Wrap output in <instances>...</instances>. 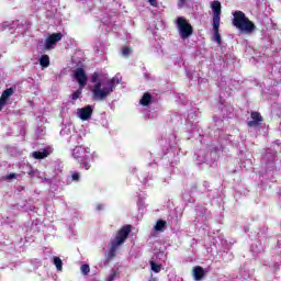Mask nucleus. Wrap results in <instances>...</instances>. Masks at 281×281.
Wrapping results in <instances>:
<instances>
[{"label":"nucleus","mask_w":281,"mask_h":281,"mask_svg":"<svg viewBox=\"0 0 281 281\" xmlns=\"http://www.w3.org/2000/svg\"><path fill=\"white\" fill-rule=\"evenodd\" d=\"M99 80H100V72L98 71L93 72L91 76V82L94 83L93 88L91 89L92 98L97 102H104V100H106V98H109V95H111V93L115 91V87L119 83V81L117 79H115V77H113L111 79H108L103 83V88H102V81H99Z\"/></svg>","instance_id":"obj_1"},{"label":"nucleus","mask_w":281,"mask_h":281,"mask_svg":"<svg viewBox=\"0 0 281 281\" xmlns=\"http://www.w3.org/2000/svg\"><path fill=\"white\" fill-rule=\"evenodd\" d=\"M233 16V25L237 27V30H240V32H245L246 34H252V32H256V24L245 15V12L235 11Z\"/></svg>","instance_id":"obj_2"},{"label":"nucleus","mask_w":281,"mask_h":281,"mask_svg":"<svg viewBox=\"0 0 281 281\" xmlns=\"http://www.w3.org/2000/svg\"><path fill=\"white\" fill-rule=\"evenodd\" d=\"M177 27L179 30L180 37L186 41V38H190L192 34H194V27L192 24L188 22V20L183 16L177 18Z\"/></svg>","instance_id":"obj_3"},{"label":"nucleus","mask_w":281,"mask_h":281,"mask_svg":"<svg viewBox=\"0 0 281 281\" xmlns=\"http://www.w3.org/2000/svg\"><path fill=\"white\" fill-rule=\"evenodd\" d=\"M131 232H133L132 225L123 226L121 229H119V232L116 233L115 239L112 240V243H114V245H117L119 247L120 245H124V243H126V238L131 236Z\"/></svg>","instance_id":"obj_4"},{"label":"nucleus","mask_w":281,"mask_h":281,"mask_svg":"<svg viewBox=\"0 0 281 281\" xmlns=\"http://www.w3.org/2000/svg\"><path fill=\"white\" fill-rule=\"evenodd\" d=\"M74 78L77 80L79 87L85 88L87 87V72L85 71V68H77L74 71Z\"/></svg>","instance_id":"obj_5"},{"label":"nucleus","mask_w":281,"mask_h":281,"mask_svg":"<svg viewBox=\"0 0 281 281\" xmlns=\"http://www.w3.org/2000/svg\"><path fill=\"white\" fill-rule=\"evenodd\" d=\"M63 41V33H53L48 35V37L45 40V49L49 50L56 43H60Z\"/></svg>","instance_id":"obj_6"},{"label":"nucleus","mask_w":281,"mask_h":281,"mask_svg":"<svg viewBox=\"0 0 281 281\" xmlns=\"http://www.w3.org/2000/svg\"><path fill=\"white\" fill-rule=\"evenodd\" d=\"M211 8L213 11V23H221V2L218 0L213 1Z\"/></svg>","instance_id":"obj_7"},{"label":"nucleus","mask_w":281,"mask_h":281,"mask_svg":"<svg viewBox=\"0 0 281 281\" xmlns=\"http://www.w3.org/2000/svg\"><path fill=\"white\" fill-rule=\"evenodd\" d=\"M79 117L82 122H87L93 115V108L91 105H87L85 108L78 109Z\"/></svg>","instance_id":"obj_8"},{"label":"nucleus","mask_w":281,"mask_h":281,"mask_svg":"<svg viewBox=\"0 0 281 281\" xmlns=\"http://www.w3.org/2000/svg\"><path fill=\"white\" fill-rule=\"evenodd\" d=\"M250 117L252 121H249L247 123V126H249L250 128L254 126H260V124H262V115L260 114V112L258 111H254L250 113Z\"/></svg>","instance_id":"obj_9"},{"label":"nucleus","mask_w":281,"mask_h":281,"mask_svg":"<svg viewBox=\"0 0 281 281\" xmlns=\"http://www.w3.org/2000/svg\"><path fill=\"white\" fill-rule=\"evenodd\" d=\"M12 93H14V90L12 88H8L2 92L0 97V111H3V106L8 104V100L10 99Z\"/></svg>","instance_id":"obj_10"},{"label":"nucleus","mask_w":281,"mask_h":281,"mask_svg":"<svg viewBox=\"0 0 281 281\" xmlns=\"http://www.w3.org/2000/svg\"><path fill=\"white\" fill-rule=\"evenodd\" d=\"M151 103L153 94H150V92H145L142 99L139 100V104H142V106H149Z\"/></svg>","instance_id":"obj_11"},{"label":"nucleus","mask_w":281,"mask_h":281,"mask_svg":"<svg viewBox=\"0 0 281 281\" xmlns=\"http://www.w3.org/2000/svg\"><path fill=\"white\" fill-rule=\"evenodd\" d=\"M194 280H203L205 278V270L201 266H196L193 269Z\"/></svg>","instance_id":"obj_12"},{"label":"nucleus","mask_w":281,"mask_h":281,"mask_svg":"<svg viewBox=\"0 0 281 281\" xmlns=\"http://www.w3.org/2000/svg\"><path fill=\"white\" fill-rule=\"evenodd\" d=\"M221 27V22L213 23V32H214V41L217 42V45H221V33L218 32V29Z\"/></svg>","instance_id":"obj_13"},{"label":"nucleus","mask_w":281,"mask_h":281,"mask_svg":"<svg viewBox=\"0 0 281 281\" xmlns=\"http://www.w3.org/2000/svg\"><path fill=\"white\" fill-rule=\"evenodd\" d=\"M117 247H120V246H117L113 241L111 243L110 251L108 252L106 262H111V260H113V258H115V254L117 251Z\"/></svg>","instance_id":"obj_14"},{"label":"nucleus","mask_w":281,"mask_h":281,"mask_svg":"<svg viewBox=\"0 0 281 281\" xmlns=\"http://www.w3.org/2000/svg\"><path fill=\"white\" fill-rule=\"evenodd\" d=\"M82 155H85V148L82 147H76L74 150H72V157L75 159H82Z\"/></svg>","instance_id":"obj_15"},{"label":"nucleus","mask_w":281,"mask_h":281,"mask_svg":"<svg viewBox=\"0 0 281 281\" xmlns=\"http://www.w3.org/2000/svg\"><path fill=\"white\" fill-rule=\"evenodd\" d=\"M48 155L47 149H44L43 151H33L32 157H34V159H45Z\"/></svg>","instance_id":"obj_16"},{"label":"nucleus","mask_w":281,"mask_h":281,"mask_svg":"<svg viewBox=\"0 0 281 281\" xmlns=\"http://www.w3.org/2000/svg\"><path fill=\"white\" fill-rule=\"evenodd\" d=\"M80 161H81L80 167L85 168V170H89L91 168L89 156H83Z\"/></svg>","instance_id":"obj_17"},{"label":"nucleus","mask_w":281,"mask_h":281,"mask_svg":"<svg viewBox=\"0 0 281 281\" xmlns=\"http://www.w3.org/2000/svg\"><path fill=\"white\" fill-rule=\"evenodd\" d=\"M166 225H167V222H166V221H164V220H158L157 223H156V225L154 226V229H155L156 232H164V227H166Z\"/></svg>","instance_id":"obj_18"},{"label":"nucleus","mask_w":281,"mask_h":281,"mask_svg":"<svg viewBox=\"0 0 281 281\" xmlns=\"http://www.w3.org/2000/svg\"><path fill=\"white\" fill-rule=\"evenodd\" d=\"M40 65H41V67H44V68L49 67V56L42 55V57L40 58Z\"/></svg>","instance_id":"obj_19"},{"label":"nucleus","mask_w":281,"mask_h":281,"mask_svg":"<svg viewBox=\"0 0 281 281\" xmlns=\"http://www.w3.org/2000/svg\"><path fill=\"white\" fill-rule=\"evenodd\" d=\"M57 271H63V259H60V257H54L53 260Z\"/></svg>","instance_id":"obj_20"},{"label":"nucleus","mask_w":281,"mask_h":281,"mask_svg":"<svg viewBox=\"0 0 281 281\" xmlns=\"http://www.w3.org/2000/svg\"><path fill=\"white\" fill-rule=\"evenodd\" d=\"M82 87L79 86V88L71 94V100L76 101L78 98L82 95Z\"/></svg>","instance_id":"obj_21"},{"label":"nucleus","mask_w":281,"mask_h":281,"mask_svg":"<svg viewBox=\"0 0 281 281\" xmlns=\"http://www.w3.org/2000/svg\"><path fill=\"white\" fill-rule=\"evenodd\" d=\"M80 271H81L82 276H89V273L91 272V268L89 267V265L83 263L80 267Z\"/></svg>","instance_id":"obj_22"},{"label":"nucleus","mask_w":281,"mask_h":281,"mask_svg":"<svg viewBox=\"0 0 281 281\" xmlns=\"http://www.w3.org/2000/svg\"><path fill=\"white\" fill-rule=\"evenodd\" d=\"M150 267L154 273H159V271H161V266L157 265L155 261H150Z\"/></svg>","instance_id":"obj_23"},{"label":"nucleus","mask_w":281,"mask_h":281,"mask_svg":"<svg viewBox=\"0 0 281 281\" xmlns=\"http://www.w3.org/2000/svg\"><path fill=\"white\" fill-rule=\"evenodd\" d=\"M116 278H117V271H115V269H112L110 276L106 278L105 281H113Z\"/></svg>","instance_id":"obj_24"},{"label":"nucleus","mask_w":281,"mask_h":281,"mask_svg":"<svg viewBox=\"0 0 281 281\" xmlns=\"http://www.w3.org/2000/svg\"><path fill=\"white\" fill-rule=\"evenodd\" d=\"M122 55H123L125 58H128V56H131V48H130V47H123V49H122Z\"/></svg>","instance_id":"obj_25"},{"label":"nucleus","mask_w":281,"mask_h":281,"mask_svg":"<svg viewBox=\"0 0 281 281\" xmlns=\"http://www.w3.org/2000/svg\"><path fill=\"white\" fill-rule=\"evenodd\" d=\"M71 181H80V172H72Z\"/></svg>","instance_id":"obj_26"},{"label":"nucleus","mask_w":281,"mask_h":281,"mask_svg":"<svg viewBox=\"0 0 281 281\" xmlns=\"http://www.w3.org/2000/svg\"><path fill=\"white\" fill-rule=\"evenodd\" d=\"M4 179L7 181H12V179H16V173H9V175L4 176Z\"/></svg>","instance_id":"obj_27"},{"label":"nucleus","mask_w":281,"mask_h":281,"mask_svg":"<svg viewBox=\"0 0 281 281\" xmlns=\"http://www.w3.org/2000/svg\"><path fill=\"white\" fill-rule=\"evenodd\" d=\"M187 1H188V0H179L178 5H179L180 8H183V5H186Z\"/></svg>","instance_id":"obj_28"},{"label":"nucleus","mask_w":281,"mask_h":281,"mask_svg":"<svg viewBox=\"0 0 281 281\" xmlns=\"http://www.w3.org/2000/svg\"><path fill=\"white\" fill-rule=\"evenodd\" d=\"M150 5H153L154 8H157V0H148Z\"/></svg>","instance_id":"obj_29"},{"label":"nucleus","mask_w":281,"mask_h":281,"mask_svg":"<svg viewBox=\"0 0 281 281\" xmlns=\"http://www.w3.org/2000/svg\"><path fill=\"white\" fill-rule=\"evenodd\" d=\"M97 210L98 211L102 210V204L97 205Z\"/></svg>","instance_id":"obj_30"},{"label":"nucleus","mask_w":281,"mask_h":281,"mask_svg":"<svg viewBox=\"0 0 281 281\" xmlns=\"http://www.w3.org/2000/svg\"><path fill=\"white\" fill-rule=\"evenodd\" d=\"M29 175H30L31 177H34V170H31V171L29 172Z\"/></svg>","instance_id":"obj_31"}]
</instances>
